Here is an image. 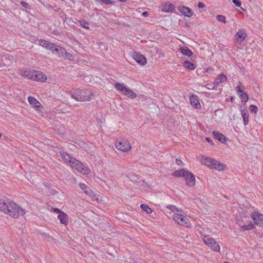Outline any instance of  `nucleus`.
<instances>
[{
    "instance_id": "nucleus-29",
    "label": "nucleus",
    "mask_w": 263,
    "mask_h": 263,
    "mask_svg": "<svg viewBox=\"0 0 263 263\" xmlns=\"http://www.w3.org/2000/svg\"><path fill=\"white\" fill-rule=\"evenodd\" d=\"M238 224L240 228L245 231L252 229L254 228V225L251 221H250L248 224L246 225H242L240 222H239Z\"/></svg>"
},
{
    "instance_id": "nucleus-35",
    "label": "nucleus",
    "mask_w": 263,
    "mask_h": 263,
    "mask_svg": "<svg viewBox=\"0 0 263 263\" xmlns=\"http://www.w3.org/2000/svg\"><path fill=\"white\" fill-rule=\"evenodd\" d=\"M127 177L132 182H136V181H137V176H135V175L133 173H129V174H128L127 175Z\"/></svg>"
},
{
    "instance_id": "nucleus-19",
    "label": "nucleus",
    "mask_w": 263,
    "mask_h": 263,
    "mask_svg": "<svg viewBox=\"0 0 263 263\" xmlns=\"http://www.w3.org/2000/svg\"><path fill=\"white\" fill-rule=\"evenodd\" d=\"M227 77L223 73L220 74L215 79L213 82L214 85H218L220 83L226 82L227 81Z\"/></svg>"
},
{
    "instance_id": "nucleus-46",
    "label": "nucleus",
    "mask_w": 263,
    "mask_h": 263,
    "mask_svg": "<svg viewBox=\"0 0 263 263\" xmlns=\"http://www.w3.org/2000/svg\"><path fill=\"white\" fill-rule=\"evenodd\" d=\"M205 7V5L201 3V2H199L198 4V7L199 8H203Z\"/></svg>"
},
{
    "instance_id": "nucleus-21",
    "label": "nucleus",
    "mask_w": 263,
    "mask_h": 263,
    "mask_svg": "<svg viewBox=\"0 0 263 263\" xmlns=\"http://www.w3.org/2000/svg\"><path fill=\"white\" fill-rule=\"evenodd\" d=\"M189 172L188 171H186L184 169H180L179 170L175 171L173 174V175L179 177H185V176L187 175V173Z\"/></svg>"
},
{
    "instance_id": "nucleus-11",
    "label": "nucleus",
    "mask_w": 263,
    "mask_h": 263,
    "mask_svg": "<svg viewBox=\"0 0 263 263\" xmlns=\"http://www.w3.org/2000/svg\"><path fill=\"white\" fill-rule=\"evenodd\" d=\"M179 12L185 16L190 17L193 15V11L189 8L185 6H182L178 9Z\"/></svg>"
},
{
    "instance_id": "nucleus-18",
    "label": "nucleus",
    "mask_w": 263,
    "mask_h": 263,
    "mask_svg": "<svg viewBox=\"0 0 263 263\" xmlns=\"http://www.w3.org/2000/svg\"><path fill=\"white\" fill-rule=\"evenodd\" d=\"M191 104L195 108L198 109L200 108V104L198 100L197 96H192L190 97Z\"/></svg>"
},
{
    "instance_id": "nucleus-47",
    "label": "nucleus",
    "mask_w": 263,
    "mask_h": 263,
    "mask_svg": "<svg viewBox=\"0 0 263 263\" xmlns=\"http://www.w3.org/2000/svg\"><path fill=\"white\" fill-rule=\"evenodd\" d=\"M142 15L143 16L146 17L148 15V12L146 11L143 12L142 14Z\"/></svg>"
},
{
    "instance_id": "nucleus-5",
    "label": "nucleus",
    "mask_w": 263,
    "mask_h": 263,
    "mask_svg": "<svg viewBox=\"0 0 263 263\" xmlns=\"http://www.w3.org/2000/svg\"><path fill=\"white\" fill-rule=\"evenodd\" d=\"M202 239L205 243L212 250L214 251L219 252L220 246L218 243L214 238L204 236Z\"/></svg>"
},
{
    "instance_id": "nucleus-32",
    "label": "nucleus",
    "mask_w": 263,
    "mask_h": 263,
    "mask_svg": "<svg viewBox=\"0 0 263 263\" xmlns=\"http://www.w3.org/2000/svg\"><path fill=\"white\" fill-rule=\"evenodd\" d=\"M141 208L147 214H150L152 212L151 209L146 204H142L141 205Z\"/></svg>"
},
{
    "instance_id": "nucleus-30",
    "label": "nucleus",
    "mask_w": 263,
    "mask_h": 263,
    "mask_svg": "<svg viewBox=\"0 0 263 263\" xmlns=\"http://www.w3.org/2000/svg\"><path fill=\"white\" fill-rule=\"evenodd\" d=\"M183 65L185 68L189 70H193L196 68L193 63L187 61H184L183 63Z\"/></svg>"
},
{
    "instance_id": "nucleus-8",
    "label": "nucleus",
    "mask_w": 263,
    "mask_h": 263,
    "mask_svg": "<svg viewBox=\"0 0 263 263\" xmlns=\"http://www.w3.org/2000/svg\"><path fill=\"white\" fill-rule=\"evenodd\" d=\"M116 148L123 152H127L132 148L130 143L126 140L122 139L115 143Z\"/></svg>"
},
{
    "instance_id": "nucleus-22",
    "label": "nucleus",
    "mask_w": 263,
    "mask_h": 263,
    "mask_svg": "<svg viewBox=\"0 0 263 263\" xmlns=\"http://www.w3.org/2000/svg\"><path fill=\"white\" fill-rule=\"evenodd\" d=\"M58 219L60 220V222L64 225L68 224V218L66 213L62 212L61 214L58 216Z\"/></svg>"
},
{
    "instance_id": "nucleus-38",
    "label": "nucleus",
    "mask_w": 263,
    "mask_h": 263,
    "mask_svg": "<svg viewBox=\"0 0 263 263\" xmlns=\"http://www.w3.org/2000/svg\"><path fill=\"white\" fill-rule=\"evenodd\" d=\"M243 89H244V87L243 86L241 87V82H239V85L237 86V87H236L237 92L242 93V92H244Z\"/></svg>"
},
{
    "instance_id": "nucleus-37",
    "label": "nucleus",
    "mask_w": 263,
    "mask_h": 263,
    "mask_svg": "<svg viewBox=\"0 0 263 263\" xmlns=\"http://www.w3.org/2000/svg\"><path fill=\"white\" fill-rule=\"evenodd\" d=\"M217 20L223 23H226V17L224 15H218L216 16Z\"/></svg>"
},
{
    "instance_id": "nucleus-23",
    "label": "nucleus",
    "mask_w": 263,
    "mask_h": 263,
    "mask_svg": "<svg viewBox=\"0 0 263 263\" xmlns=\"http://www.w3.org/2000/svg\"><path fill=\"white\" fill-rule=\"evenodd\" d=\"M179 50L184 55L191 57L192 54V51L186 46L180 47Z\"/></svg>"
},
{
    "instance_id": "nucleus-25",
    "label": "nucleus",
    "mask_w": 263,
    "mask_h": 263,
    "mask_svg": "<svg viewBox=\"0 0 263 263\" xmlns=\"http://www.w3.org/2000/svg\"><path fill=\"white\" fill-rule=\"evenodd\" d=\"M59 49L60 51L59 54L58 55L59 57L64 58H69L70 57H72V55L70 53L67 52V51L64 48L61 47V48H59Z\"/></svg>"
},
{
    "instance_id": "nucleus-43",
    "label": "nucleus",
    "mask_w": 263,
    "mask_h": 263,
    "mask_svg": "<svg viewBox=\"0 0 263 263\" xmlns=\"http://www.w3.org/2000/svg\"><path fill=\"white\" fill-rule=\"evenodd\" d=\"M21 4L22 5V6L24 7V8H25L26 9L30 8V6L27 3L25 2H21Z\"/></svg>"
},
{
    "instance_id": "nucleus-53",
    "label": "nucleus",
    "mask_w": 263,
    "mask_h": 263,
    "mask_svg": "<svg viewBox=\"0 0 263 263\" xmlns=\"http://www.w3.org/2000/svg\"><path fill=\"white\" fill-rule=\"evenodd\" d=\"M2 136V134L0 133V137H1Z\"/></svg>"
},
{
    "instance_id": "nucleus-36",
    "label": "nucleus",
    "mask_w": 263,
    "mask_h": 263,
    "mask_svg": "<svg viewBox=\"0 0 263 263\" xmlns=\"http://www.w3.org/2000/svg\"><path fill=\"white\" fill-rule=\"evenodd\" d=\"M166 208L172 212H179L178 208L174 205L169 204L166 206Z\"/></svg>"
},
{
    "instance_id": "nucleus-31",
    "label": "nucleus",
    "mask_w": 263,
    "mask_h": 263,
    "mask_svg": "<svg viewBox=\"0 0 263 263\" xmlns=\"http://www.w3.org/2000/svg\"><path fill=\"white\" fill-rule=\"evenodd\" d=\"M240 98L241 99V102H243L245 103H246L249 100L248 95L247 93L245 91L241 93L240 95Z\"/></svg>"
},
{
    "instance_id": "nucleus-28",
    "label": "nucleus",
    "mask_w": 263,
    "mask_h": 263,
    "mask_svg": "<svg viewBox=\"0 0 263 263\" xmlns=\"http://www.w3.org/2000/svg\"><path fill=\"white\" fill-rule=\"evenodd\" d=\"M123 95H124L132 99L135 98L137 97L136 93L128 88H126V89L125 91V92L124 93Z\"/></svg>"
},
{
    "instance_id": "nucleus-41",
    "label": "nucleus",
    "mask_w": 263,
    "mask_h": 263,
    "mask_svg": "<svg viewBox=\"0 0 263 263\" xmlns=\"http://www.w3.org/2000/svg\"><path fill=\"white\" fill-rule=\"evenodd\" d=\"M42 236L45 239H47L48 241H50L53 239V237L50 236L49 234L44 233L43 234Z\"/></svg>"
},
{
    "instance_id": "nucleus-12",
    "label": "nucleus",
    "mask_w": 263,
    "mask_h": 263,
    "mask_svg": "<svg viewBox=\"0 0 263 263\" xmlns=\"http://www.w3.org/2000/svg\"><path fill=\"white\" fill-rule=\"evenodd\" d=\"M133 58L136 62L140 65H144L147 63L145 57L142 54L136 53Z\"/></svg>"
},
{
    "instance_id": "nucleus-1",
    "label": "nucleus",
    "mask_w": 263,
    "mask_h": 263,
    "mask_svg": "<svg viewBox=\"0 0 263 263\" xmlns=\"http://www.w3.org/2000/svg\"><path fill=\"white\" fill-rule=\"evenodd\" d=\"M0 210L15 218L25 213V210L16 203L3 199H0Z\"/></svg>"
},
{
    "instance_id": "nucleus-33",
    "label": "nucleus",
    "mask_w": 263,
    "mask_h": 263,
    "mask_svg": "<svg viewBox=\"0 0 263 263\" xmlns=\"http://www.w3.org/2000/svg\"><path fill=\"white\" fill-rule=\"evenodd\" d=\"M79 22L80 25L81 26H82L83 27H84V28H86V29H88L89 28V24L85 20H81Z\"/></svg>"
},
{
    "instance_id": "nucleus-48",
    "label": "nucleus",
    "mask_w": 263,
    "mask_h": 263,
    "mask_svg": "<svg viewBox=\"0 0 263 263\" xmlns=\"http://www.w3.org/2000/svg\"><path fill=\"white\" fill-rule=\"evenodd\" d=\"M205 140L209 142V143H212V141L210 139V138L209 137H206L205 138Z\"/></svg>"
},
{
    "instance_id": "nucleus-7",
    "label": "nucleus",
    "mask_w": 263,
    "mask_h": 263,
    "mask_svg": "<svg viewBox=\"0 0 263 263\" xmlns=\"http://www.w3.org/2000/svg\"><path fill=\"white\" fill-rule=\"evenodd\" d=\"M174 220L179 224L188 227L191 223L189 219L181 214L175 213L173 216Z\"/></svg>"
},
{
    "instance_id": "nucleus-13",
    "label": "nucleus",
    "mask_w": 263,
    "mask_h": 263,
    "mask_svg": "<svg viewBox=\"0 0 263 263\" xmlns=\"http://www.w3.org/2000/svg\"><path fill=\"white\" fill-rule=\"evenodd\" d=\"M212 135L217 140L222 143H226V142L228 140L224 135L217 132L213 131Z\"/></svg>"
},
{
    "instance_id": "nucleus-42",
    "label": "nucleus",
    "mask_w": 263,
    "mask_h": 263,
    "mask_svg": "<svg viewBox=\"0 0 263 263\" xmlns=\"http://www.w3.org/2000/svg\"><path fill=\"white\" fill-rule=\"evenodd\" d=\"M233 3L238 7H240L241 5V3L240 0H233Z\"/></svg>"
},
{
    "instance_id": "nucleus-15",
    "label": "nucleus",
    "mask_w": 263,
    "mask_h": 263,
    "mask_svg": "<svg viewBox=\"0 0 263 263\" xmlns=\"http://www.w3.org/2000/svg\"><path fill=\"white\" fill-rule=\"evenodd\" d=\"M162 10L167 13L173 12L175 10V6L168 2L165 3L162 5Z\"/></svg>"
},
{
    "instance_id": "nucleus-26",
    "label": "nucleus",
    "mask_w": 263,
    "mask_h": 263,
    "mask_svg": "<svg viewBox=\"0 0 263 263\" xmlns=\"http://www.w3.org/2000/svg\"><path fill=\"white\" fill-rule=\"evenodd\" d=\"M241 115L243 118V124L246 125L249 122V112L246 109L241 110Z\"/></svg>"
},
{
    "instance_id": "nucleus-49",
    "label": "nucleus",
    "mask_w": 263,
    "mask_h": 263,
    "mask_svg": "<svg viewBox=\"0 0 263 263\" xmlns=\"http://www.w3.org/2000/svg\"><path fill=\"white\" fill-rule=\"evenodd\" d=\"M5 66V64H2L1 63H0V68H2L3 67Z\"/></svg>"
},
{
    "instance_id": "nucleus-52",
    "label": "nucleus",
    "mask_w": 263,
    "mask_h": 263,
    "mask_svg": "<svg viewBox=\"0 0 263 263\" xmlns=\"http://www.w3.org/2000/svg\"><path fill=\"white\" fill-rule=\"evenodd\" d=\"M224 263H230V262H227V261H225Z\"/></svg>"
},
{
    "instance_id": "nucleus-4",
    "label": "nucleus",
    "mask_w": 263,
    "mask_h": 263,
    "mask_svg": "<svg viewBox=\"0 0 263 263\" xmlns=\"http://www.w3.org/2000/svg\"><path fill=\"white\" fill-rule=\"evenodd\" d=\"M26 76L28 79L33 80L34 81L43 82L47 79L46 75L36 70L27 72Z\"/></svg>"
},
{
    "instance_id": "nucleus-27",
    "label": "nucleus",
    "mask_w": 263,
    "mask_h": 263,
    "mask_svg": "<svg viewBox=\"0 0 263 263\" xmlns=\"http://www.w3.org/2000/svg\"><path fill=\"white\" fill-rule=\"evenodd\" d=\"M115 87L118 91L121 92L123 94L125 92V91L126 89V87L123 84L120 83H116L115 84Z\"/></svg>"
},
{
    "instance_id": "nucleus-34",
    "label": "nucleus",
    "mask_w": 263,
    "mask_h": 263,
    "mask_svg": "<svg viewBox=\"0 0 263 263\" xmlns=\"http://www.w3.org/2000/svg\"><path fill=\"white\" fill-rule=\"evenodd\" d=\"M53 47L51 48V49L50 50L51 51L53 54H55L57 52V51H58L59 49L61 47L55 44H53Z\"/></svg>"
},
{
    "instance_id": "nucleus-39",
    "label": "nucleus",
    "mask_w": 263,
    "mask_h": 263,
    "mask_svg": "<svg viewBox=\"0 0 263 263\" xmlns=\"http://www.w3.org/2000/svg\"><path fill=\"white\" fill-rule=\"evenodd\" d=\"M250 110L252 112H254V114H256L258 111V108L256 106L254 105H251L250 106Z\"/></svg>"
},
{
    "instance_id": "nucleus-17",
    "label": "nucleus",
    "mask_w": 263,
    "mask_h": 263,
    "mask_svg": "<svg viewBox=\"0 0 263 263\" xmlns=\"http://www.w3.org/2000/svg\"><path fill=\"white\" fill-rule=\"evenodd\" d=\"M39 45L46 48V49L50 50L51 48L53 47V43H52L48 41H46L44 39H41L39 40Z\"/></svg>"
},
{
    "instance_id": "nucleus-24",
    "label": "nucleus",
    "mask_w": 263,
    "mask_h": 263,
    "mask_svg": "<svg viewBox=\"0 0 263 263\" xmlns=\"http://www.w3.org/2000/svg\"><path fill=\"white\" fill-rule=\"evenodd\" d=\"M79 186L82 190L84 191V192L88 195L91 196L92 193V190L90 189V187L87 186L85 184L83 183H80L79 184Z\"/></svg>"
},
{
    "instance_id": "nucleus-51",
    "label": "nucleus",
    "mask_w": 263,
    "mask_h": 263,
    "mask_svg": "<svg viewBox=\"0 0 263 263\" xmlns=\"http://www.w3.org/2000/svg\"><path fill=\"white\" fill-rule=\"evenodd\" d=\"M121 2H125L127 0H119Z\"/></svg>"
},
{
    "instance_id": "nucleus-44",
    "label": "nucleus",
    "mask_w": 263,
    "mask_h": 263,
    "mask_svg": "<svg viewBox=\"0 0 263 263\" xmlns=\"http://www.w3.org/2000/svg\"><path fill=\"white\" fill-rule=\"evenodd\" d=\"M53 212L59 214H61L62 212H64L63 211H61L60 209L58 208H53Z\"/></svg>"
},
{
    "instance_id": "nucleus-14",
    "label": "nucleus",
    "mask_w": 263,
    "mask_h": 263,
    "mask_svg": "<svg viewBox=\"0 0 263 263\" xmlns=\"http://www.w3.org/2000/svg\"><path fill=\"white\" fill-rule=\"evenodd\" d=\"M59 154L61 157L63 159V160H64L65 162H67L69 165L72 162V161H74V160L75 159L66 152H59Z\"/></svg>"
},
{
    "instance_id": "nucleus-16",
    "label": "nucleus",
    "mask_w": 263,
    "mask_h": 263,
    "mask_svg": "<svg viewBox=\"0 0 263 263\" xmlns=\"http://www.w3.org/2000/svg\"><path fill=\"white\" fill-rule=\"evenodd\" d=\"M29 103L36 110H39L41 108V104L34 97H29L28 98Z\"/></svg>"
},
{
    "instance_id": "nucleus-6",
    "label": "nucleus",
    "mask_w": 263,
    "mask_h": 263,
    "mask_svg": "<svg viewBox=\"0 0 263 263\" xmlns=\"http://www.w3.org/2000/svg\"><path fill=\"white\" fill-rule=\"evenodd\" d=\"M70 165L78 171L84 174H88L90 172L89 169L86 167L83 163L76 159L72 161Z\"/></svg>"
},
{
    "instance_id": "nucleus-9",
    "label": "nucleus",
    "mask_w": 263,
    "mask_h": 263,
    "mask_svg": "<svg viewBox=\"0 0 263 263\" xmlns=\"http://www.w3.org/2000/svg\"><path fill=\"white\" fill-rule=\"evenodd\" d=\"M252 219L256 224L263 229V215L258 213H253L251 215Z\"/></svg>"
},
{
    "instance_id": "nucleus-20",
    "label": "nucleus",
    "mask_w": 263,
    "mask_h": 263,
    "mask_svg": "<svg viewBox=\"0 0 263 263\" xmlns=\"http://www.w3.org/2000/svg\"><path fill=\"white\" fill-rule=\"evenodd\" d=\"M247 34L242 30H239L235 35L236 40L240 43L243 42Z\"/></svg>"
},
{
    "instance_id": "nucleus-2",
    "label": "nucleus",
    "mask_w": 263,
    "mask_h": 263,
    "mask_svg": "<svg viewBox=\"0 0 263 263\" xmlns=\"http://www.w3.org/2000/svg\"><path fill=\"white\" fill-rule=\"evenodd\" d=\"M92 93L88 90L82 89L76 90L71 97L77 101H87L91 99Z\"/></svg>"
},
{
    "instance_id": "nucleus-50",
    "label": "nucleus",
    "mask_w": 263,
    "mask_h": 263,
    "mask_svg": "<svg viewBox=\"0 0 263 263\" xmlns=\"http://www.w3.org/2000/svg\"><path fill=\"white\" fill-rule=\"evenodd\" d=\"M59 51H60V49H59L58 51H57V52L55 54V55H57L58 57V55H59Z\"/></svg>"
},
{
    "instance_id": "nucleus-45",
    "label": "nucleus",
    "mask_w": 263,
    "mask_h": 263,
    "mask_svg": "<svg viewBox=\"0 0 263 263\" xmlns=\"http://www.w3.org/2000/svg\"><path fill=\"white\" fill-rule=\"evenodd\" d=\"M176 163H177V164L178 165H179V166H180V165H183V162H182V160H180V159H177H177H176Z\"/></svg>"
},
{
    "instance_id": "nucleus-10",
    "label": "nucleus",
    "mask_w": 263,
    "mask_h": 263,
    "mask_svg": "<svg viewBox=\"0 0 263 263\" xmlns=\"http://www.w3.org/2000/svg\"><path fill=\"white\" fill-rule=\"evenodd\" d=\"M186 183L188 186H193L195 184V178L194 175L190 172L187 173V175L185 176Z\"/></svg>"
},
{
    "instance_id": "nucleus-40",
    "label": "nucleus",
    "mask_w": 263,
    "mask_h": 263,
    "mask_svg": "<svg viewBox=\"0 0 263 263\" xmlns=\"http://www.w3.org/2000/svg\"><path fill=\"white\" fill-rule=\"evenodd\" d=\"M101 3H103L106 5L113 4L114 3L111 0H98Z\"/></svg>"
},
{
    "instance_id": "nucleus-3",
    "label": "nucleus",
    "mask_w": 263,
    "mask_h": 263,
    "mask_svg": "<svg viewBox=\"0 0 263 263\" xmlns=\"http://www.w3.org/2000/svg\"><path fill=\"white\" fill-rule=\"evenodd\" d=\"M203 163L211 168L219 171L222 170L225 166L224 164L220 163L219 161L209 158H205L203 160Z\"/></svg>"
}]
</instances>
